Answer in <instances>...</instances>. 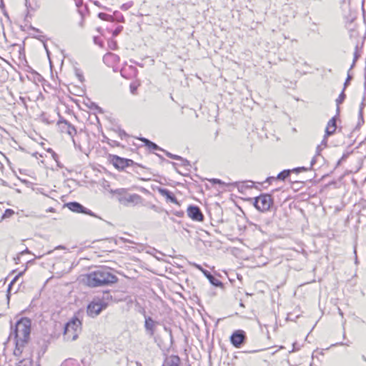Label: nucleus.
<instances>
[{"label": "nucleus", "instance_id": "8", "mask_svg": "<svg viewBox=\"0 0 366 366\" xmlns=\"http://www.w3.org/2000/svg\"><path fill=\"white\" fill-rule=\"evenodd\" d=\"M247 335L244 330H235L230 336L231 344L236 348H240L246 342Z\"/></svg>", "mask_w": 366, "mask_h": 366}, {"label": "nucleus", "instance_id": "6", "mask_svg": "<svg viewBox=\"0 0 366 366\" xmlns=\"http://www.w3.org/2000/svg\"><path fill=\"white\" fill-rule=\"evenodd\" d=\"M110 159L114 167L119 170H124L126 167H140L142 169L144 168L140 164L135 163L130 159L122 158L117 155L111 156Z\"/></svg>", "mask_w": 366, "mask_h": 366}, {"label": "nucleus", "instance_id": "2", "mask_svg": "<svg viewBox=\"0 0 366 366\" xmlns=\"http://www.w3.org/2000/svg\"><path fill=\"white\" fill-rule=\"evenodd\" d=\"M118 278L108 267H99L85 276V283L91 287H102L116 283Z\"/></svg>", "mask_w": 366, "mask_h": 366}, {"label": "nucleus", "instance_id": "56", "mask_svg": "<svg viewBox=\"0 0 366 366\" xmlns=\"http://www.w3.org/2000/svg\"><path fill=\"white\" fill-rule=\"evenodd\" d=\"M20 99L22 101V102H23L24 104H25L24 98H23V97H20Z\"/></svg>", "mask_w": 366, "mask_h": 366}, {"label": "nucleus", "instance_id": "50", "mask_svg": "<svg viewBox=\"0 0 366 366\" xmlns=\"http://www.w3.org/2000/svg\"><path fill=\"white\" fill-rule=\"evenodd\" d=\"M130 88H131V92L132 94H135V91H136L137 89L135 87L132 86H131Z\"/></svg>", "mask_w": 366, "mask_h": 366}, {"label": "nucleus", "instance_id": "53", "mask_svg": "<svg viewBox=\"0 0 366 366\" xmlns=\"http://www.w3.org/2000/svg\"><path fill=\"white\" fill-rule=\"evenodd\" d=\"M338 312H339V314H340L342 317H343V312H342V311L340 308H338Z\"/></svg>", "mask_w": 366, "mask_h": 366}, {"label": "nucleus", "instance_id": "20", "mask_svg": "<svg viewBox=\"0 0 366 366\" xmlns=\"http://www.w3.org/2000/svg\"><path fill=\"white\" fill-rule=\"evenodd\" d=\"M139 139L144 143V144L149 148V149H154V150H161V151H164V149H161L157 144H156L155 143L151 142L150 140L144 138V137H142V138H139Z\"/></svg>", "mask_w": 366, "mask_h": 366}, {"label": "nucleus", "instance_id": "63", "mask_svg": "<svg viewBox=\"0 0 366 366\" xmlns=\"http://www.w3.org/2000/svg\"><path fill=\"white\" fill-rule=\"evenodd\" d=\"M51 252H52V251L50 250V251L47 252L46 254H51Z\"/></svg>", "mask_w": 366, "mask_h": 366}, {"label": "nucleus", "instance_id": "47", "mask_svg": "<svg viewBox=\"0 0 366 366\" xmlns=\"http://www.w3.org/2000/svg\"><path fill=\"white\" fill-rule=\"evenodd\" d=\"M327 135L325 134V137H324V139L322 140V144H324L325 146H326V142H327Z\"/></svg>", "mask_w": 366, "mask_h": 366}, {"label": "nucleus", "instance_id": "57", "mask_svg": "<svg viewBox=\"0 0 366 366\" xmlns=\"http://www.w3.org/2000/svg\"><path fill=\"white\" fill-rule=\"evenodd\" d=\"M33 261H34V260H29V261L27 262V264H31V263L33 262Z\"/></svg>", "mask_w": 366, "mask_h": 366}, {"label": "nucleus", "instance_id": "14", "mask_svg": "<svg viewBox=\"0 0 366 366\" xmlns=\"http://www.w3.org/2000/svg\"><path fill=\"white\" fill-rule=\"evenodd\" d=\"M158 192L161 195L165 197L169 202L178 205L179 204L174 194L167 189L159 187L158 188Z\"/></svg>", "mask_w": 366, "mask_h": 366}, {"label": "nucleus", "instance_id": "26", "mask_svg": "<svg viewBox=\"0 0 366 366\" xmlns=\"http://www.w3.org/2000/svg\"><path fill=\"white\" fill-rule=\"evenodd\" d=\"M241 184H242V185L240 187H238V189L239 191L243 189L252 188L254 182L252 181H248V182H242Z\"/></svg>", "mask_w": 366, "mask_h": 366}, {"label": "nucleus", "instance_id": "48", "mask_svg": "<svg viewBox=\"0 0 366 366\" xmlns=\"http://www.w3.org/2000/svg\"><path fill=\"white\" fill-rule=\"evenodd\" d=\"M196 268H197L198 269L201 270L202 272V269H204L199 264H194Z\"/></svg>", "mask_w": 366, "mask_h": 366}, {"label": "nucleus", "instance_id": "46", "mask_svg": "<svg viewBox=\"0 0 366 366\" xmlns=\"http://www.w3.org/2000/svg\"><path fill=\"white\" fill-rule=\"evenodd\" d=\"M119 135L122 137L123 136H127V134L124 131L120 130L119 131Z\"/></svg>", "mask_w": 366, "mask_h": 366}, {"label": "nucleus", "instance_id": "45", "mask_svg": "<svg viewBox=\"0 0 366 366\" xmlns=\"http://www.w3.org/2000/svg\"><path fill=\"white\" fill-rule=\"evenodd\" d=\"M94 43H95L96 44H99V45L102 46V43H100V42L99 41V38H98L97 36H94Z\"/></svg>", "mask_w": 366, "mask_h": 366}, {"label": "nucleus", "instance_id": "59", "mask_svg": "<svg viewBox=\"0 0 366 366\" xmlns=\"http://www.w3.org/2000/svg\"><path fill=\"white\" fill-rule=\"evenodd\" d=\"M362 360H363L364 361H365V362H366V357H365V355H362Z\"/></svg>", "mask_w": 366, "mask_h": 366}, {"label": "nucleus", "instance_id": "13", "mask_svg": "<svg viewBox=\"0 0 366 366\" xmlns=\"http://www.w3.org/2000/svg\"><path fill=\"white\" fill-rule=\"evenodd\" d=\"M119 61V56L112 52H108L103 56L104 63L109 66H115Z\"/></svg>", "mask_w": 366, "mask_h": 366}, {"label": "nucleus", "instance_id": "38", "mask_svg": "<svg viewBox=\"0 0 366 366\" xmlns=\"http://www.w3.org/2000/svg\"><path fill=\"white\" fill-rule=\"evenodd\" d=\"M351 79H352V76L350 74H348L347 77V79H346V80H345V81L344 83V89H345V88L347 86V85L349 84L350 81Z\"/></svg>", "mask_w": 366, "mask_h": 366}, {"label": "nucleus", "instance_id": "25", "mask_svg": "<svg viewBox=\"0 0 366 366\" xmlns=\"http://www.w3.org/2000/svg\"><path fill=\"white\" fill-rule=\"evenodd\" d=\"M98 17L104 21H113L114 17L109 14H107L106 13L100 12L98 14Z\"/></svg>", "mask_w": 366, "mask_h": 366}, {"label": "nucleus", "instance_id": "42", "mask_svg": "<svg viewBox=\"0 0 366 366\" xmlns=\"http://www.w3.org/2000/svg\"><path fill=\"white\" fill-rule=\"evenodd\" d=\"M76 1V6L80 8L83 4V0H74Z\"/></svg>", "mask_w": 366, "mask_h": 366}, {"label": "nucleus", "instance_id": "41", "mask_svg": "<svg viewBox=\"0 0 366 366\" xmlns=\"http://www.w3.org/2000/svg\"><path fill=\"white\" fill-rule=\"evenodd\" d=\"M33 36H34V38H36V39H39V40H40V41H44V39H45V36L41 35H41H39V36H37V35H34Z\"/></svg>", "mask_w": 366, "mask_h": 366}, {"label": "nucleus", "instance_id": "58", "mask_svg": "<svg viewBox=\"0 0 366 366\" xmlns=\"http://www.w3.org/2000/svg\"><path fill=\"white\" fill-rule=\"evenodd\" d=\"M43 255H39V256H36L35 258L36 259H40Z\"/></svg>", "mask_w": 366, "mask_h": 366}, {"label": "nucleus", "instance_id": "4", "mask_svg": "<svg viewBox=\"0 0 366 366\" xmlns=\"http://www.w3.org/2000/svg\"><path fill=\"white\" fill-rule=\"evenodd\" d=\"M273 204V199L269 194H262L254 199L253 205L262 212L269 211Z\"/></svg>", "mask_w": 366, "mask_h": 366}, {"label": "nucleus", "instance_id": "49", "mask_svg": "<svg viewBox=\"0 0 366 366\" xmlns=\"http://www.w3.org/2000/svg\"><path fill=\"white\" fill-rule=\"evenodd\" d=\"M94 5H96V6H98V7H102L101 4H100L98 1H95L94 2Z\"/></svg>", "mask_w": 366, "mask_h": 366}, {"label": "nucleus", "instance_id": "24", "mask_svg": "<svg viewBox=\"0 0 366 366\" xmlns=\"http://www.w3.org/2000/svg\"><path fill=\"white\" fill-rule=\"evenodd\" d=\"M345 98H346V95L345 94V89H343L342 92L339 95L338 98L336 99V104H337V112H339V109H340L339 105L344 102Z\"/></svg>", "mask_w": 366, "mask_h": 366}, {"label": "nucleus", "instance_id": "44", "mask_svg": "<svg viewBox=\"0 0 366 366\" xmlns=\"http://www.w3.org/2000/svg\"><path fill=\"white\" fill-rule=\"evenodd\" d=\"M274 179H276V177H267V179H266V181H265V182H268V183H269V184H270V183H271V182H272V181H273V180H274Z\"/></svg>", "mask_w": 366, "mask_h": 366}, {"label": "nucleus", "instance_id": "60", "mask_svg": "<svg viewBox=\"0 0 366 366\" xmlns=\"http://www.w3.org/2000/svg\"><path fill=\"white\" fill-rule=\"evenodd\" d=\"M106 295H107V297H106V298H107V299H109V294L107 292V293H106Z\"/></svg>", "mask_w": 366, "mask_h": 366}, {"label": "nucleus", "instance_id": "10", "mask_svg": "<svg viewBox=\"0 0 366 366\" xmlns=\"http://www.w3.org/2000/svg\"><path fill=\"white\" fill-rule=\"evenodd\" d=\"M66 207L72 212L76 213H83L88 214L92 217L99 218L97 214H95L90 209L84 207L82 204L77 202H71L66 204Z\"/></svg>", "mask_w": 366, "mask_h": 366}, {"label": "nucleus", "instance_id": "16", "mask_svg": "<svg viewBox=\"0 0 366 366\" xmlns=\"http://www.w3.org/2000/svg\"><path fill=\"white\" fill-rule=\"evenodd\" d=\"M202 272L212 285L215 287H222V282L213 276L209 271L202 269Z\"/></svg>", "mask_w": 366, "mask_h": 366}, {"label": "nucleus", "instance_id": "36", "mask_svg": "<svg viewBox=\"0 0 366 366\" xmlns=\"http://www.w3.org/2000/svg\"><path fill=\"white\" fill-rule=\"evenodd\" d=\"M41 121H42V122H44L46 123V124H51V123H52V122H53V121H49V120L46 118V115H45V114H44V113L41 114Z\"/></svg>", "mask_w": 366, "mask_h": 366}, {"label": "nucleus", "instance_id": "34", "mask_svg": "<svg viewBox=\"0 0 366 366\" xmlns=\"http://www.w3.org/2000/svg\"><path fill=\"white\" fill-rule=\"evenodd\" d=\"M51 152H52V157L53 159L56 161V162L57 163V165L59 167H62V166L60 164V163L58 161V159H59V156L58 154H56L54 151H52L51 149Z\"/></svg>", "mask_w": 366, "mask_h": 366}, {"label": "nucleus", "instance_id": "54", "mask_svg": "<svg viewBox=\"0 0 366 366\" xmlns=\"http://www.w3.org/2000/svg\"><path fill=\"white\" fill-rule=\"evenodd\" d=\"M136 365L137 366H142V363L138 361L136 362Z\"/></svg>", "mask_w": 366, "mask_h": 366}, {"label": "nucleus", "instance_id": "3", "mask_svg": "<svg viewBox=\"0 0 366 366\" xmlns=\"http://www.w3.org/2000/svg\"><path fill=\"white\" fill-rule=\"evenodd\" d=\"M81 330V322L76 317H72L64 327V338L67 341H74L77 339Z\"/></svg>", "mask_w": 366, "mask_h": 366}, {"label": "nucleus", "instance_id": "22", "mask_svg": "<svg viewBox=\"0 0 366 366\" xmlns=\"http://www.w3.org/2000/svg\"><path fill=\"white\" fill-rule=\"evenodd\" d=\"M291 172H292V169H285L278 174L276 179L284 181L290 175Z\"/></svg>", "mask_w": 366, "mask_h": 366}, {"label": "nucleus", "instance_id": "35", "mask_svg": "<svg viewBox=\"0 0 366 366\" xmlns=\"http://www.w3.org/2000/svg\"><path fill=\"white\" fill-rule=\"evenodd\" d=\"M307 170V168L305 167H297V168H295L292 169V172H305Z\"/></svg>", "mask_w": 366, "mask_h": 366}, {"label": "nucleus", "instance_id": "12", "mask_svg": "<svg viewBox=\"0 0 366 366\" xmlns=\"http://www.w3.org/2000/svg\"><path fill=\"white\" fill-rule=\"evenodd\" d=\"M187 212L188 217L192 220L197 222H202L204 220V215L199 207L189 205Z\"/></svg>", "mask_w": 366, "mask_h": 366}, {"label": "nucleus", "instance_id": "23", "mask_svg": "<svg viewBox=\"0 0 366 366\" xmlns=\"http://www.w3.org/2000/svg\"><path fill=\"white\" fill-rule=\"evenodd\" d=\"M112 193L117 196V199L119 202L121 197H125L126 195L128 194L127 192V189L124 188L115 189L112 191Z\"/></svg>", "mask_w": 366, "mask_h": 366}, {"label": "nucleus", "instance_id": "19", "mask_svg": "<svg viewBox=\"0 0 366 366\" xmlns=\"http://www.w3.org/2000/svg\"><path fill=\"white\" fill-rule=\"evenodd\" d=\"M26 268L22 271V272H20L17 275H16L14 279L11 280V282H10V284L9 285V287H8V290H7V295H6V298H7V306H9V299H10V290L11 289V287L12 285L17 281V280L19 278V277L22 276L24 272L26 271Z\"/></svg>", "mask_w": 366, "mask_h": 366}, {"label": "nucleus", "instance_id": "9", "mask_svg": "<svg viewBox=\"0 0 366 366\" xmlns=\"http://www.w3.org/2000/svg\"><path fill=\"white\" fill-rule=\"evenodd\" d=\"M143 198L138 194H127L125 197H121L119 203L125 207L136 206L142 202Z\"/></svg>", "mask_w": 366, "mask_h": 366}, {"label": "nucleus", "instance_id": "39", "mask_svg": "<svg viewBox=\"0 0 366 366\" xmlns=\"http://www.w3.org/2000/svg\"><path fill=\"white\" fill-rule=\"evenodd\" d=\"M365 99H366L365 95H364L363 98H362V101L360 106V109H359L360 111H363V109H364V107L365 106Z\"/></svg>", "mask_w": 366, "mask_h": 366}, {"label": "nucleus", "instance_id": "64", "mask_svg": "<svg viewBox=\"0 0 366 366\" xmlns=\"http://www.w3.org/2000/svg\"><path fill=\"white\" fill-rule=\"evenodd\" d=\"M240 306L244 307L243 303H240Z\"/></svg>", "mask_w": 366, "mask_h": 366}, {"label": "nucleus", "instance_id": "18", "mask_svg": "<svg viewBox=\"0 0 366 366\" xmlns=\"http://www.w3.org/2000/svg\"><path fill=\"white\" fill-rule=\"evenodd\" d=\"M163 152H165L166 155L168 157L173 159H176V160H180L182 162V165H183L184 167L190 166L189 162L185 159H183L182 157L176 155V154H172V153L164 151V150Z\"/></svg>", "mask_w": 366, "mask_h": 366}, {"label": "nucleus", "instance_id": "21", "mask_svg": "<svg viewBox=\"0 0 366 366\" xmlns=\"http://www.w3.org/2000/svg\"><path fill=\"white\" fill-rule=\"evenodd\" d=\"M209 182H212L213 184H218L219 185L227 186V187L237 186L239 184V182H228V183H227V182H224L219 179H211L209 180Z\"/></svg>", "mask_w": 366, "mask_h": 366}, {"label": "nucleus", "instance_id": "55", "mask_svg": "<svg viewBox=\"0 0 366 366\" xmlns=\"http://www.w3.org/2000/svg\"><path fill=\"white\" fill-rule=\"evenodd\" d=\"M54 208L50 207L47 211L48 212H54Z\"/></svg>", "mask_w": 366, "mask_h": 366}, {"label": "nucleus", "instance_id": "27", "mask_svg": "<svg viewBox=\"0 0 366 366\" xmlns=\"http://www.w3.org/2000/svg\"><path fill=\"white\" fill-rule=\"evenodd\" d=\"M14 214V212L11 209H7L5 210L4 214L2 215V219L11 217Z\"/></svg>", "mask_w": 366, "mask_h": 366}, {"label": "nucleus", "instance_id": "30", "mask_svg": "<svg viewBox=\"0 0 366 366\" xmlns=\"http://www.w3.org/2000/svg\"><path fill=\"white\" fill-rule=\"evenodd\" d=\"M149 208H150L151 209L154 210V212H158V213H161V212H162L164 211V209H162V208H160V207H157V205H155V204H151V205L149 206Z\"/></svg>", "mask_w": 366, "mask_h": 366}, {"label": "nucleus", "instance_id": "15", "mask_svg": "<svg viewBox=\"0 0 366 366\" xmlns=\"http://www.w3.org/2000/svg\"><path fill=\"white\" fill-rule=\"evenodd\" d=\"M181 360L177 355H170L165 358L162 366H180Z\"/></svg>", "mask_w": 366, "mask_h": 366}, {"label": "nucleus", "instance_id": "11", "mask_svg": "<svg viewBox=\"0 0 366 366\" xmlns=\"http://www.w3.org/2000/svg\"><path fill=\"white\" fill-rule=\"evenodd\" d=\"M144 328L145 332L147 335L149 337H153L154 335L157 326L158 325V322L154 321L151 317L147 316L144 314Z\"/></svg>", "mask_w": 366, "mask_h": 366}, {"label": "nucleus", "instance_id": "28", "mask_svg": "<svg viewBox=\"0 0 366 366\" xmlns=\"http://www.w3.org/2000/svg\"><path fill=\"white\" fill-rule=\"evenodd\" d=\"M133 4H134L133 1H129V2H127L125 4H123L121 6V9H122L124 11H127L129 9H130L133 6Z\"/></svg>", "mask_w": 366, "mask_h": 366}, {"label": "nucleus", "instance_id": "51", "mask_svg": "<svg viewBox=\"0 0 366 366\" xmlns=\"http://www.w3.org/2000/svg\"><path fill=\"white\" fill-rule=\"evenodd\" d=\"M26 253H31V252H30V251L28 249H26L23 252H21L20 254H26Z\"/></svg>", "mask_w": 366, "mask_h": 366}, {"label": "nucleus", "instance_id": "32", "mask_svg": "<svg viewBox=\"0 0 366 366\" xmlns=\"http://www.w3.org/2000/svg\"><path fill=\"white\" fill-rule=\"evenodd\" d=\"M320 147H321V145H319V146H317V156L314 157L312 158V159L311 160V163H310L311 167H312V166L315 164V162H316V159H317V156H319V155H320L319 152H320Z\"/></svg>", "mask_w": 366, "mask_h": 366}, {"label": "nucleus", "instance_id": "52", "mask_svg": "<svg viewBox=\"0 0 366 366\" xmlns=\"http://www.w3.org/2000/svg\"><path fill=\"white\" fill-rule=\"evenodd\" d=\"M78 77H79V80H80L81 81H83V76H82V75H81V74H78Z\"/></svg>", "mask_w": 366, "mask_h": 366}, {"label": "nucleus", "instance_id": "33", "mask_svg": "<svg viewBox=\"0 0 366 366\" xmlns=\"http://www.w3.org/2000/svg\"><path fill=\"white\" fill-rule=\"evenodd\" d=\"M359 56H360V55L358 54V52H357V46H356V50L354 53L353 63H352L350 69H352L354 66V65H355L356 61L357 60V59L359 58Z\"/></svg>", "mask_w": 366, "mask_h": 366}, {"label": "nucleus", "instance_id": "31", "mask_svg": "<svg viewBox=\"0 0 366 366\" xmlns=\"http://www.w3.org/2000/svg\"><path fill=\"white\" fill-rule=\"evenodd\" d=\"M123 26H118L113 31V36H118L122 31Z\"/></svg>", "mask_w": 366, "mask_h": 366}, {"label": "nucleus", "instance_id": "43", "mask_svg": "<svg viewBox=\"0 0 366 366\" xmlns=\"http://www.w3.org/2000/svg\"><path fill=\"white\" fill-rule=\"evenodd\" d=\"M109 47L112 49H116L117 48V44L115 41H113L112 42L111 44H109Z\"/></svg>", "mask_w": 366, "mask_h": 366}, {"label": "nucleus", "instance_id": "62", "mask_svg": "<svg viewBox=\"0 0 366 366\" xmlns=\"http://www.w3.org/2000/svg\"><path fill=\"white\" fill-rule=\"evenodd\" d=\"M83 22H84V21L82 20L81 22L80 23L81 26H83Z\"/></svg>", "mask_w": 366, "mask_h": 366}, {"label": "nucleus", "instance_id": "29", "mask_svg": "<svg viewBox=\"0 0 366 366\" xmlns=\"http://www.w3.org/2000/svg\"><path fill=\"white\" fill-rule=\"evenodd\" d=\"M114 16H116V19L119 22H124V18L123 15L121 13H119L118 11L114 12Z\"/></svg>", "mask_w": 366, "mask_h": 366}, {"label": "nucleus", "instance_id": "37", "mask_svg": "<svg viewBox=\"0 0 366 366\" xmlns=\"http://www.w3.org/2000/svg\"><path fill=\"white\" fill-rule=\"evenodd\" d=\"M364 122L363 120V111L359 110V121H358V125L362 124Z\"/></svg>", "mask_w": 366, "mask_h": 366}, {"label": "nucleus", "instance_id": "17", "mask_svg": "<svg viewBox=\"0 0 366 366\" xmlns=\"http://www.w3.org/2000/svg\"><path fill=\"white\" fill-rule=\"evenodd\" d=\"M337 128L336 125V117H334L329 120L327 127L325 129V133L327 136H330L334 134Z\"/></svg>", "mask_w": 366, "mask_h": 366}, {"label": "nucleus", "instance_id": "40", "mask_svg": "<svg viewBox=\"0 0 366 366\" xmlns=\"http://www.w3.org/2000/svg\"><path fill=\"white\" fill-rule=\"evenodd\" d=\"M29 29L32 30V31H35L36 33H39V34L42 33L39 29H36V28L32 26L31 25H30L29 26Z\"/></svg>", "mask_w": 366, "mask_h": 366}, {"label": "nucleus", "instance_id": "7", "mask_svg": "<svg viewBox=\"0 0 366 366\" xmlns=\"http://www.w3.org/2000/svg\"><path fill=\"white\" fill-rule=\"evenodd\" d=\"M58 125L59 126V129L61 132H64L70 135L72 138H74V135L76 134V128L71 124L68 121L66 120H59L58 122ZM73 139V143L74 144L75 148L79 149V150H81V147L80 144H78L76 142V140L74 139Z\"/></svg>", "mask_w": 366, "mask_h": 366}, {"label": "nucleus", "instance_id": "61", "mask_svg": "<svg viewBox=\"0 0 366 366\" xmlns=\"http://www.w3.org/2000/svg\"><path fill=\"white\" fill-rule=\"evenodd\" d=\"M60 248H63V247L61 246H59V247H56V249H60Z\"/></svg>", "mask_w": 366, "mask_h": 366}, {"label": "nucleus", "instance_id": "5", "mask_svg": "<svg viewBox=\"0 0 366 366\" xmlns=\"http://www.w3.org/2000/svg\"><path fill=\"white\" fill-rule=\"evenodd\" d=\"M107 307L103 299L94 298L87 306L86 312L89 317H95Z\"/></svg>", "mask_w": 366, "mask_h": 366}, {"label": "nucleus", "instance_id": "1", "mask_svg": "<svg viewBox=\"0 0 366 366\" xmlns=\"http://www.w3.org/2000/svg\"><path fill=\"white\" fill-rule=\"evenodd\" d=\"M31 325V322L30 319L21 317L16 322L14 327L11 326L9 338H14V340L16 345L15 354L16 352L21 353L23 348L29 342L30 340Z\"/></svg>", "mask_w": 366, "mask_h": 366}]
</instances>
